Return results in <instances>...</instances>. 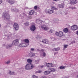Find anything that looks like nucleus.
<instances>
[{
  "mask_svg": "<svg viewBox=\"0 0 78 78\" xmlns=\"http://www.w3.org/2000/svg\"><path fill=\"white\" fill-rule=\"evenodd\" d=\"M34 65L32 64L31 63L27 64L25 67V68L27 70H30V69H32L34 68Z\"/></svg>",
  "mask_w": 78,
  "mask_h": 78,
  "instance_id": "obj_1",
  "label": "nucleus"
},
{
  "mask_svg": "<svg viewBox=\"0 0 78 78\" xmlns=\"http://www.w3.org/2000/svg\"><path fill=\"white\" fill-rule=\"evenodd\" d=\"M2 18L4 19H9L10 16L9 14L8 13H3L2 15Z\"/></svg>",
  "mask_w": 78,
  "mask_h": 78,
  "instance_id": "obj_2",
  "label": "nucleus"
},
{
  "mask_svg": "<svg viewBox=\"0 0 78 78\" xmlns=\"http://www.w3.org/2000/svg\"><path fill=\"white\" fill-rule=\"evenodd\" d=\"M18 44H19V39H16L15 40L13 41L12 44L13 46L17 45H18Z\"/></svg>",
  "mask_w": 78,
  "mask_h": 78,
  "instance_id": "obj_3",
  "label": "nucleus"
},
{
  "mask_svg": "<svg viewBox=\"0 0 78 78\" xmlns=\"http://www.w3.org/2000/svg\"><path fill=\"white\" fill-rule=\"evenodd\" d=\"M55 34L59 37H62L63 36V33L61 31H60L59 32H56L55 33Z\"/></svg>",
  "mask_w": 78,
  "mask_h": 78,
  "instance_id": "obj_4",
  "label": "nucleus"
},
{
  "mask_svg": "<svg viewBox=\"0 0 78 78\" xmlns=\"http://www.w3.org/2000/svg\"><path fill=\"white\" fill-rule=\"evenodd\" d=\"M45 66L48 67H52L54 66V65L52 64V63H45L44 64Z\"/></svg>",
  "mask_w": 78,
  "mask_h": 78,
  "instance_id": "obj_5",
  "label": "nucleus"
},
{
  "mask_svg": "<svg viewBox=\"0 0 78 78\" xmlns=\"http://www.w3.org/2000/svg\"><path fill=\"white\" fill-rule=\"evenodd\" d=\"M41 29L43 30H48V27L46 26V25H42L41 26Z\"/></svg>",
  "mask_w": 78,
  "mask_h": 78,
  "instance_id": "obj_6",
  "label": "nucleus"
},
{
  "mask_svg": "<svg viewBox=\"0 0 78 78\" xmlns=\"http://www.w3.org/2000/svg\"><path fill=\"white\" fill-rule=\"evenodd\" d=\"M77 29H78V26L76 25H73L71 27V29L72 30L75 31V30H76Z\"/></svg>",
  "mask_w": 78,
  "mask_h": 78,
  "instance_id": "obj_7",
  "label": "nucleus"
},
{
  "mask_svg": "<svg viewBox=\"0 0 78 78\" xmlns=\"http://www.w3.org/2000/svg\"><path fill=\"white\" fill-rule=\"evenodd\" d=\"M36 26L34 25H32L30 28V30L31 31H34L36 30Z\"/></svg>",
  "mask_w": 78,
  "mask_h": 78,
  "instance_id": "obj_8",
  "label": "nucleus"
},
{
  "mask_svg": "<svg viewBox=\"0 0 78 78\" xmlns=\"http://www.w3.org/2000/svg\"><path fill=\"white\" fill-rule=\"evenodd\" d=\"M13 27L15 30H18L19 29V25L16 23H15Z\"/></svg>",
  "mask_w": 78,
  "mask_h": 78,
  "instance_id": "obj_9",
  "label": "nucleus"
},
{
  "mask_svg": "<svg viewBox=\"0 0 78 78\" xmlns=\"http://www.w3.org/2000/svg\"><path fill=\"white\" fill-rule=\"evenodd\" d=\"M7 2L9 3L10 5H12L14 3L15 1L13 0H7Z\"/></svg>",
  "mask_w": 78,
  "mask_h": 78,
  "instance_id": "obj_10",
  "label": "nucleus"
},
{
  "mask_svg": "<svg viewBox=\"0 0 78 78\" xmlns=\"http://www.w3.org/2000/svg\"><path fill=\"white\" fill-rule=\"evenodd\" d=\"M42 42L45 44H49V41L47 39H43L42 40Z\"/></svg>",
  "mask_w": 78,
  "mask_h": 78,
  "instance_id": "obj_11",
  "label": "nucleus"
},
{
  "mask_svg": "<svg viewBox=\"0 0 78 78\" xmlns=\"http://www.w3.org/2000/svg\"><path fill=\"white\" fill-rule=\"evenodd\" d=\"M77 3L76 2V0H71L70 3L71 5H75V4H76Z\"/></svg>",
  "mask_w": 78,
  "mask_h": 78,
  "instance_id": "obj_12",
  "label": "nucleus"
},
{
  "mask_svg": "<svg viewBox=\"0 0 78 78\" xmlns=\"http://www.w3.org/2000/svg\"><path fill=\"white\" fill-rule=\"evenodd\" d=\"M48 70L49 72H55L56 71V69H54V68H51L49 69Z\"/></svg>",
  "mask_w": 78,
  "mask_h": 78,
  "instance_id": "obj_13",
  "label": "nucleus"
},
{
  "mask_svg": "<svg viewBox=\"0 0 78 78\" xmlns=\"http://www.w3.org/2000/svg\"><path fill=\"white\" fill-rule=\"evenodd\" d=\"M27 46V44L25 43H21L20 44V47H25Z\"/></svg>",
  "mask_w": 78,
  "mask_h": 78,
  "instance_id": "obj_14",
  "label": "nucleus"
},
{
  "mask_svg": "<svg viewBox=\"0 0 78 78\" xmlns=\"http://www.w3.org/2000/svg\"><path fill=\"white\" fill-rule=\"evenodd\" d=\"M12 46H13L12 44H8L6 45V48H11Z\"/></svg>",
  "mask_w": 78,
  "mask_h": 78,
  "instance_id": "obj_15",
  "label": "nucleus"
},
{
  "mask_svg": "<svg viewBox=\"0 0 78 78\" xmlns=\"http://www.w3.org/2000/svg\"><path fill=\"white\" fill-rule=\"evenodd\" d=\"M50 73V71H45L44 72V75H48V74H49Z\"/></svg>",
  "mask_w": 78,
  "mask_h": 78,
  "instance_id": "obj_16",
  "label": "nucleus"
},
{
  "mask_svg": "<svg viewBox=\"0 0 78 78\" xmlns=\"http://www.w3.org/2000/svg\"><path fill=\"white\" fill-rule=\"evenodd\" d=\"M63 31L64 32H65V33H67L69 31V29H68L67 28H65L63 29Z\"/></svg>",
  "mask_w": 78,
  "mask_h": 78,
  "instance_id": "obj_17",
  "label": "nucleus"
},
{
  "mask_svg": "<svg viewBox=\"0 0 78 78\" xmlns=\"http://www.w3.org/2000/svg\"><path fill=\"white\" fill-rule=\"evenodd\" d=\"M41 56H43V57H45L46 54L45 53V52H42V53H41Z\"/></svg>",
  "mask_w": 78,
  "mask_h": 78,
  "instance_id": "obj_18",
  "label": "nucleus"
},
{
  "mask_svg": "<svg viewBox=\"0 0 78 78\" xmlns=\"http://www.w3.org/2000/svg\"><path fill=\"white\" fill-rule=\"evenodd\" d=\"M34 13V11L33 10H32L30 11L29 12L30 15H32Z\"/></svg>",
  "mask_w": 78,
  "mask_h": 78,
  "instance_id": "obj_19",
  "label": "nucleus"
},
{
  "mask_svg": "<svg viewBox=\"0 0 78 78\" xmlns=\"http://www.w3.org/2000/svg\"><path fill=\"white\" fill-rule=\"evenodd\" d=\"M54 12V11L53 10H49V13L48 14H52V13H53Z\"/></svg>",
  "mask_w": 78,
  "mask_h": 78,
  "instance_id": "obj_20",
  "label": "nucleus"
},
{
  "mask_svg": "<svg viewBox=\"0 0 78 78\" xmlns=\"http://www.w3.org/2000/svg\"><path fill=\"white\" fill-rule=\"evenodd\" d=\"M66 66H60L59 67V69H66Z\"/></svg>",
  "mask_w": 78,
  "mask_h": 78,
  "instance_id": "obj_21",
  "label": "nucleus"
},
{
  "mask_svg": "<svg viewBox=\"0 0 78 78\" xmlns=\"http://www.w3.org/2000/svg\"><path fill=\"white\" fill-rule=\"evenodd\" d=\"M19 10L17 9H13L12 10V12H19Z\"/></svg>",
  "mask_w": 78,
  "mask_h": 78,
  "instance_id": "obj_22",
  "label": "nucleus"
},
{
  "mask_svg": "<svg viewBox=\"0 0 78 78\" xmlns=\"http://www.w3.org/2000/svg\"><path fill=\"white\" fill-rule=\"evenodd\" d=\"M9 75H14L15 73L14 72H11V71H9Z\"/></svg>",
  "mask_w": 78,
  "mask_h": 78,
  "instance_id": "obj_23",
  "label": "nucleus"
},
{
  "mask_svg": "<svg viewBox=\"0 0 78 78\" xmlns=\"http://www.w3.org/2000/svg\"><path fill=\"white\" fill-rule=\"evenodd\" d=\"M24 15H25V16L26 17H27V15L24 13H23L21 15V16L23 18L24 17Z\"/></svg>",
  "mask_w": 78,
  "mask_h": 78,
  "instance_id": "obj_24",
  "label": "nucleus"
},
{
  "mask_svg": "<svg viewBox=\"0 0 78 78\" xmlns=\"http://www.w3.org/2000/svg\"><path fill=\"white\" fill-rule=\"evenodd\" d=\"M44 12L47 14H48L49 12V9H46L44 10Z\"/></svg>",
  "mask_w": 78,
  "mask_h": 78,
  "instance_id": "obj_25",
  "label": "nucleus"
},
{
  "mask_svg": "<svg viewBox=\"0 0 78 78\" xmlns=\"http://www.w3.org/2000/svg\"><path fill=\"white\" fill-rule=\"evenodd\" d=\"M59 7L60 8H63L64 7V5L59 4Z\"/></svg>",
  "mask_w": 78,
  "mask_h": 78,
  "instance_id": "obj_26",
  "label": "nucleus"
},
{
  "mask_svg": "<svg viewBox=\"0 0 78 78\" xmlns=\"http://www.w3.org/2000/svg\"><path fill=\"white\" fill-rule=\"evenodd\" d=\"M51 8L52 9H54V10H57V8H56L54 6H52L51 7Z\"/></svg>",
  "mask_w": 78,
  "mask_h": 78,
  "instance_id": "obj_27",
  "label": "nucleus"
},
{
  "mask_svg": "<svg viewBox=\"0 0 78 78\" xmlns=\"http://www.w3.org/2000/svg\"><path fill=\"white\" fill-rule=\"evenodd\" d=\"M24 24L26 26H28L29 25H30L29 23L28 22H26L25 23H24Z\"/></svg>",
  "mask_w": 78,
  "mask_h": 78,
  "instance_id": "obj_28",
  "label": "nucleus"
},
{
  "mask_svg": "<svg viewBox=\"0 0 78 78\" xmlns=\"http://www.w3.org/2000/svg\"><path fill=\"white\" fill-rule=\"evenodd\" d=\"M27 61L28 62H29V63H31V62H32V60L30 59H28L27 60Z\"/></svg>",
  "mask_w": 78,
  "mask_h": 78,
  "instance_id": "obj_29",
  "label": "nucleus"
},
{
  "mask_svg": "<svg viewBox=\"0 0 78 78\" xmlns=\"http://www.w3.org/2000/svg\"><path fill=\"white\" fill-rule=\"evenodd\" d=\"M24 41L26 43H29V40L28 39H25Z\"/></svg>",
  "mask_w": 78,
  "mask_h": 78,
  "instance_id": "obj_30",
  "label": "nucleus"
},
{
  "mask_svg": "<svg viewBox=\"0 0 78 78\" xmlns=\"http://www.w3.org/2000/svg\"><path fill=\"white\" fill-rule=\"evenodd\" d=\"M68 45L67 44H65L64 45V48L65 49L66 48H67V47H68Z\"/></svg>",
  "mask_w": 78,
  "mask_h": 78,
  "instance_id": "obj_31",
  "label": "nucleus"
},
{
  "mask_svg": "<svg viewBox=\"0 0 78 78\" xmlns=\"http://www.w3.org/2000/svg\"><path fill=\"white\" fill-rule=\"evenodd\" d=\"M55 51H58V50H60V48H55Z\"/></svg>",
  "mask_w": 78,
  "mask_h": 78,
  "instance_id": "obj_32",
  "label": "nucleus"
},
{
  "mask_svg": "<svg viewBox=\"0 0 78 78\" xmlns=\"http://www.w3.org/2000/svg\"><path fill=\"white\" fill-rule=\"evenodd\" d=\"M10 62H11V61L9 60L7 62H5V64H9V63H10Z\"/></svg>",
  "mask_w": 78,
  "mask_h": 78,
  "instance_id": "obj_33",
  "label": "nucleus"
},
{
  "mask_svg": "<svg viewBox=\"0 0 78 78\" xmlns=\"http://www.w3.org/2000/svg\"><path fill=\"white\" fill-rule=\"evenodd\" d=\"M7 23L9 24H11V23H12V22L10 20L8 21Z\"/></svg>",
  "mask_w": 78,
  "mask_h": 78,
  "instance_id": "obj_34",
  "label": "nucleus"
},
{
  "mask_svg": "<svg viewBox=\"0 0 78 78\" xmlns=\"http://www.w3.org/2000/svg\"><path fill=\"white\" fill-rule=\"evenodd\" d=\"M53 31H54V30L51 29L49 31V33H53Z\"/></svg>",
  "mask_w": 78,
  "mask_h": 78,
  "instance_id": "obj_35",
  "label": "nucleus"
},
{
  "mask_svg": "<svg viewBox=\"0 0 78 78\" xmlns=\"http://www.w3.org/2000/svg\"><path fill=\"white\" fill-rule=\"evenodd\" d=\"M32 78H38L35 75L32 76Z\"/></svg>",
  "mask_w": 78,
  "mask_h": 78,
  "instance_id": "obj_36",
  "label": "nucleus"
},
{
  "mask_svg": "<svg viewBox=\"0 0 78 78\" xmlns=\"http://www.w3.org/2000/svg\"><path fill=\"white\" fill-rule=\"evenodd\" d=\"M71 8L72 9H76V8L73 7H71Z\"/></svg>",
  "mask_w": 78,
  "mask_h": 78,
  "instance_id": "obj_37",
  "label": "nucleus"
},
{
  "mask_svg": "<svg viewBox=\"0 0 78 78\" xmlns=\"http://www.w3.org/2000/svg\"><path fill=\"white\" fill-rule=\"evenodd\" d=\"M30 54L32 55V57L34 56H35V54L34 53H30Z\"/></svg>",
  "mask_w": 78,
  "mask_h": 78,
  "instance_id": "obj_38",
  "label": "nucleus"
},
{
  "mask_svg": "<svg viewBox=\"0 0 78 78\" xmlns=\"http://www.w3.org/2000/svg\"><path fill=\"white\" fill-rule=\"evenodd\" d=\"M37 39H41V36H38L37 37Z\"/></svg>",
  "mask_w": 78,
  "mask_h": 78,
  "instance_id": "obj_39",
  "label": "nucleus"
},
{
  "mask_svg": "<svg viewBox=\"0 0 78 78\" xmlns=\"http://www.w3.org/2000/svg\"><path fill=\"white\" fill-rule=\"evenodd\" d=\"M37 5L35 6L34 7V9H37Z\"/></svg>",
  "mask_w": 78,
  "mask_h": 78,
  "instance_id": "obj_40",
  "label": "nucleus"
},
{
  "mask_svg": "<svg viewBox=\"0 0 78 78\" xmlns=\"http://www.w3.org/2000/svg\"><path fill=\"white\" fill-rule=\"evenodd\" d=\"M30 50H31V51H34V48H31L30 49Z\"/></svg>",
  "mask_w": 78,
  "mask_h": 78,
  "instance_id": "obj_41",
  "label": "nucleus"
},
{
  "mask_svg": "<svg viewBox=\"0 0 78 78\" xmlns=\"http://www.w3.org/2000/svg\"><path fill=\"white\" fill-rule=\"evenodd\" d=\"M41 78H47V77L45 76H41Z\"/></svg>",
  "mask_w": 78,
  "mask_h": 78,
  "instance_id": "obj_42",
  "label": "nucleus"
},
{
  "mask_svg": "<svg viewBox=\"0 0 78 78\" xmlns=\"http://www.w3.org/2000/svg\"><path fill=\"white\" fill-rule=\"evenodd\" d=\"M74 43H75V41H72L71 42V44H73Z\"/></svg>",
  "mask_w": 78,
  "mask_h": 78,
  "instance_id": "obj_43",
  "label": "nucleus"
},
{
  "mask_svg": "<svg viewBox=\"0 0 78 78\" xmlns=\"http://www.w3.org/2000/svg\"><path fill=\"white\" fill-rule=\"evenodd\" d=\"M37 73H41L42 72V71L41 70H38L37 71Z\"/></svg>",
  "mask_w": 78,
  "mask_h": 78,
  "instance_id": "obj_44",
  "label": "nucleus"
},
{
  "mask_svg": "<svg viewBox=\"0 0 78 78\" xmlns=\"http://www.w3.org/2000/svg\"><path fill=\"white\" fill-rule=\"evenodd\" d=\"M55 38H51V41H55Z\"/></svg>",
  "mask_w": 78,
  "mask_h": 78,
  "instance_id": "obj_45",
  "label": "nucleus"
},
{
  "mask_svg": "<svg viewBox=\"0 0 78 78\" xmlns=\"http://www.w3.org/2000/svg\"><path fill=\"white\" fill-rule=\"evenodd\" d=\"M31 54V53H30L29 54V55L31 57H32V54Z\"/></svg>",
  "mask_w": 78,
  "mask_h": 78,
  "instance_id": "obj_46",
  "label": "nucleus"
},
{
  "mask_svg": "<svg viewBox=\"0 0 78 78\" xmlns=\"http://www.w3.org/2000/svg\"><path fill=\"white\" fill-rule=\"evenodd\" d=\"M52 51H56L55 50V48H54L53 49H52Z\"/></svg>",
  "mask_w": 78,
  "mask_h": 78,
  "instance_id": "obj_47",
  "label": "nucleus"
},
{
  "mask_svg": "<svg viewBox=\"0 0 78 78\" xmlns=\"http://www.w3.org/2000/svg\"><path fill=\"white\" fill-rule=\"evenodd\" d=\"M41 51H42V52H44V50L43 49H42L41 50Z\"/></svg>",
  "mask_w": 78,
  "mask_h": 78,
  "instance_id": "obj_48",
  "label": "nucleus"
},
{
  "mask_svg": "<svg viewBox=\"0 0 78 78\" xmlns=\"http://www.w3.org/2000/svg\"><path fill=\"white\" fill-rule=\"evenodd\" d=\"M58 53V52H54V55H56V54H57Z\"/></svg>",
  "mask_w": 78,
  "mask_h": 78,
  "instance_id": "obj_49",
  "label": "nucleus"
},
{
  "mask_svg": "<svg viewBox=\"0 0 78 78\" xmlns=\"http://www.w3.org/2000/svg\"><path fill=\"white\" fill-rule=\"evenodd\" d=\"M39 62V61H36V64H37V63H38Z\"/></svg>",
  "mask_w": 78,
  "mask_h": 78,
  "instance_id": "obj_50",
  "label": "nucleus"
},
{
  "mask_svg": "<svg viewBox=\"0 0 78 78\" xmlns=\"http://www.w3.org/2000/svg\"><path fill=\"white\" fill-rule=\"evenodd\" d=\"M2 3V0H0V4Z\"/></svg>",
  "mask_w": 78,
  "mask_h": 78,
  "instance_id": "obj_51",
  "label": "nucleus"
},
{
  "mask_svg": "<svg viewBox=\"0 0 78 78\" xmlns=\"http://www.w3.org/2000/svg\"><path fill=\"white\" fill-rule=\"evenodd\" d=\"M53 0L55 2H58V1L59 0Z\"/></svg>",
  "mask_w": 78,
  "mask_h": 78,
  "instance_id": "obj_52",
  "label": "nucleus"
},
{
  "mask_svg": "<svg viewBox=\"0 0 78 78\" xmlns=\"http://www.w3.org/2000/svg\"><path fill=\"white\" fill-rule=\"evenodd\" d=\"M29 19H31V16H29Z\"/></svg>",
  "mask_w": 78,
  "mask_h": 78,
  "instance_id": "obj_53",
  "label": "nucleus"
},
{
  "mask_svg": "<svg viewBox=\"0 0 78 78\" xmlns=\"http://www.w3.org/2000/svg\"><path fill=\"white\" fill-rule=\"evenodd\" d=\"M76 34H77V35H78V30L77 31V32L76 33Z\"/></svg>",
  "mask_w": 78,
  "mask_h": 78,
  "instance_id": "obj_54",
  "label": "nucleus"
},
{
  "mask_svg": "<svg viewBox=\"0 0 78 78\" xmlns=\"http://www.w3.org/2000/svg\"><path fill=\"white\" fill-rule=\"evenodd\" d=\"M28 8L27 7H25V9H28Z\"/></svg>",
  "mask_w": 78,
  "mask_h": 78,
  "instance_id": "obj_55",
  "label": "nucleus"
},
{
  "mask_svg": "<svg viewBox=\"0 0 78 78\" xmlns=\"http://www.w3.org/2000/svg\"><path fill=\"white\" fill-rule=\"evenodd\" d=\"M2 46H3L4 47L5 46V44H3Z\"/></svg>",
  "mask_w": 78,
  "mask_h": 78,
  "instance_id": "obj_56",
  "label": "nucleus"
},
{
  "mask_svg": "<svg viewBox=\"0 0 78 78\" xmlns=\"http://www.w3.org/2000/svg\"><path fill=\"white\" fill-rule=\"evenodd\" d=\"M8 36L9 37V36H11V35H10V34H8Z\"/></svg>",
  "mask_w": 78,
  "mask_h": 78,
  "instance_id": "obj_57",
  "label": "nucleus"
},
{
  "mask_svg": "<svg viewBox=\"0 0 78 78\" xmlns=\"http://www.w3.org/2000/svg\"><path fill=\"white\" fill-rule=\"evenodd\" d=\"M37 51H40V50L39 49H37Z\"/></svg>",
  "mask_w": 78,
  "mask_h": 78,
  "instance_id": "obj_58",
  "label": "nucleus"
},
{
  "mask_svg": "<svg viewBox=\"0 0 78 78\" xmlns=\"http://www.w3.org/2000/svg\"><path fill=\"white\" fill-rule=\"evenodd\" d=\"M27 45H29V43L27 44Z\"/></svg>",
  "mask_w": 78,
  "mask_h": 78,
  "instance_id": "obj_59",
  "label": "nucleus"
},
{
  "mask_svg": "<svg viewBox=\"0 0 78 78\" xmlns=\"http://www.w3.org/2000/svg\"><path fill=\"white\" fill-rule=\"evenodd\" d=\"M77 78H78V75H77Z\"/></svg>",
  "mask_w": 78,
  "mask_h": 78,
  "instance_id": "obj_60",
  "label": "nucleus"
},
{
  "mask_svg": "<svg viewBox=\"0 0 78 78\" xmlns=\"http://www.w3.org/2000/svg\"><path fill=\"white\" fill-rule=\"evenodd\" d=\"M44 67L43 66H41V67Z\"/></svg>",
  "mask_w": 78,
  "mask_h": 78,
  "instance_id": "obj_61",
  "label": "nucleus"
},
{
  "mask_svg": "<svg viewBox=\"0 0 78 78\" xmlns=\"http://www.w3.org/2000/svg\"><path fill=\"white\" fill-rule=\"evenodd\" d=\"M24 17H27L25 16V15H24Z\"/></svg>",
  "mask_w": 78,
  "mask_h": 78,
  "instance_id": "obj_62",
  "label": "nucleus"
},
{
  "mask_svg": "<svg viewBox=\"0 0 78 78\" xmlns=\"http://www.w3.org/2000/svg\"><path fill=\"white\" fill-rule=\"evenodd\" d=\"M1 27V25L0 24V27Z\"/></svg>",
  "mask_w": 78,
  "mask_h": 78,
  "instance_id": "obj_63",
  "label": "nucleus"
}]
</instances>
